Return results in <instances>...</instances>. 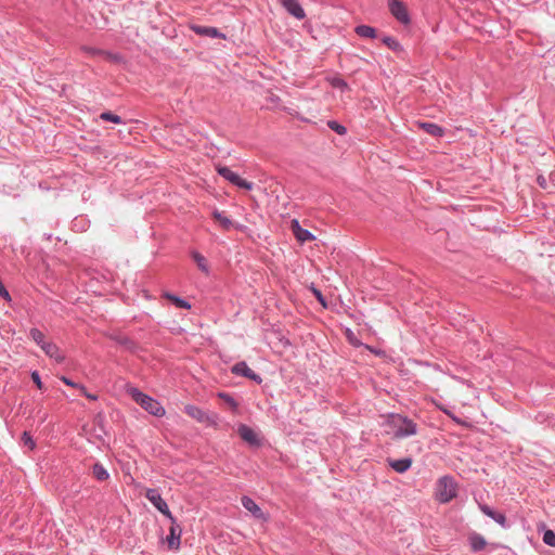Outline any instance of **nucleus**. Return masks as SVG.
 Here are the masks:
<instances>
[{"mask_svg":"<svg viewBox=\"0 0 555 555\" xmlns=\"http://www.w3.org/2000/svg\"><path fill=\"white\" fill-rule=\"evenodd\" d=\"M61 380H62L64 384H66V385L70 386V387H74V388H78V386H79V384L74 383L73 380L68 379V378H67V377H65V376H62V377H61Z\"/></svg>","mask_w":555,"mask_h":555,"instance_id":"obj_34","label":"nucleus"},{"mask_svg":"<svg viewBox=\"0 0 555 555\" xmlns=\"http://www.w3.org/2000/svg\"><path fill=\"white\" fill-rule=\"evenodd\" d=\"M128 393L142 409L147 411L150 414L158 417L165 415L164 406L152 397L140 391L138 388H129Z\"/></svg>","mask_w":555,"mask_h":555,"instance_id":"obj_3","label":"nucleus"},{"mask_svg":"<svg viewBox=\"0 0 555 555\" xmlns=\"http://www.w3.org/2000/svg\"><path fill=\"white\" fill-rule=\"evenodd\" d=\"M166 297L171 300L177 307L179 308H184V309H190L191 306L189 302H186L185 300L177 297V296H173V295H170V294H166Z\"/></svg>","mask_w":555,"mask_h":555,"instance_id":"obj_27","label":"nucleus"},{"mask_svg":"<svg viewBox=\"0 0 555 555\" xmlns=\"http://www.w3.org/2000/svg\"><path fill=\"white\" fill-rule=\"evenodd\" d=\"M86 397L90 400H96L98 399V396L95 395H92V393H86Z\"/></svg>","mask_w":555,"mask_h":555,"instance_id":"obj_38","label":"nucleus"},{"mask_svg":"<svg viewBox=\"0 0 555 555\" xmlns=\"http://www.w3.org/2000/svg\"><path fill=\"white\" fill-rule=\"evenodd\" d=\"M383 43L391 51L396 52V53H401L403 52V47L402 44L400 43V41L392 37V36H386L383 38Z\"/></svg>","mask_w":555,"mask_h":555,"instance_id":"obj_18","label":"nucleus"},{"mask_svg":"<svg viewBox=\"0 0 555 555\" xmlns=\"http://www.w3.org/2000/svg\"><path fill=\"white\" fill-rule=\"evenodd\" d=\"M238 435L244 441L248 442L249 444H259L257 434L246 425H241L238 427Z\"/></svg>","mask_w":555,"mask_h":555,"instance_id":"obj_15","label":"nucleus"},{"mask_svg":"<svg viewBox=\"0 0 555 555\" xmlns=\"http://www.w3.org/2000/svg\"><path fill=\"white\" fill-rule=\"evenodd\" d=\"M219 397L224 400L232 409H235L236 408V402L234 401V399L228 395V393H224V392H221L219 393Z\"/></svg>","mask_w":555,"mask_h":555,"instance_id":"obj_31","label":"nucleus"},{"mask_svg":"<svg viewBox=\"0 0 555 555\" xmlns=\"http://www.w3.org/2000/svg\"><path fill=\"white\" fill-rule=\"evenodd\" d=\"M145 496L163 515L169 519H172V514L167 503L155 489H146Z\"/></svg>","mask_w":555,"mask_h":555,"instance_id":"obj_6","label":"nucleus"},{"mask_svg":"<svg viewBox=\"0 0 555 555\" xmlns=\"http://www.w3.org/2000/svg\"><path fill=\"white\" fill-rule=\"evenodd\" d=\"M31 379H33V382L36 384V386H37L39 389H43V384H42V382H41V379H40V376H39V374H38V372H37V371H34V372L31 373Z\"/></svg>","mask_w":555,"mask_h":555,"instance_id":"obj_32","label":"nucleus"},{"mask_svg":"<svg viewBox=\"0 0 555 555\" xmlns=\"http://www.w3.org/2000/svg\"><path fill=\"white\" fill-rule=\"evenodd\" d=\"M388 464L393 470L402 474L411 467L412 460L411 459L388 460Z\"/></svg>","mask_w":555,"mask_h":555,"instance_id":"obj_16","label":"nucleus"},{"mask_svg":"<svg viewBox=\"0 0 555 555\" xmlns=\"http://www.w3.org/2000/svg\"><path fill=\"white\" fill-rule=\"evenodd\" d=\"M88 53H96V54H106L105 52L103 51H95L94 49H91V48H86L85 49Z\"/></svg>","mask_w":555,"mask_h":555,"instance_id":"obj_35","label":"nucleus"},{"mask_svg":"<svg viewBox=\"0 0 555 555\" xmlns=\"http://www.w3.org/2000/svg\"><path fill=\"white\" fill-rule=\"evenodd\" d=\"M242 505L251 513V515L260 520L266 521L268 519L267 514L262 512V509L259 507V505L256 504V502L250 499L249 496H243L242 498Z\"/></svg>","mask_w":555,"mask_h":555,"instance_id":"obj_10","label":"nucleus"},{"mask_svg":"<svg viewBox=\"0 0 555 555\" xmlns=\"http://www.w3.org/2000/svg\"><path fill=\"white\" fill-rule=\"evenodd\" d=\"M78 389H79V390L81 391V393H82V395H85V396H86V393H89V392L86 390L85 386H82V385H80V384H79V386H78Z\"/></svg>","mask_w":555,"mask_h":555,"instance_id":"obj_36","label":"nucleus"},{"mask_svg":"<svg viewBox=\"0 0 555 555\" xmlns=\"http://www.w3.org/2000/svg\"><path fill=\"white\" fill-rule=\"evenodd\" d=\"M385 431L397 438H403L416 434V425L409 418L393 414L387 416L384 423Z\"/></svg>","mask_w":555,"mask_h":555,"instance_id":"obj_1","label":"nucleus"},{"mask_svg":"<svg viewBox=\"0 0 555 555\" xmlns=\"http://www.w3.org/2000/svg\"><path fill=\"white\" fill-rule=\"evenodd\" d=\"M92 474L94 478H96L100 481L107 480L109 477V474L107 470L103 467V465L95 463L92 467Z\"/></svg>","mask_w":555,"mask_h":555,"instance_id":"obj_22","label":"nucleus"},{"mask_svg":"<svg viewBox=\"0 0 555 555\" xmlns=\"http://www.w3.org/2000/svg\"><path fill=\"white\" fill-rule=\"evenodd\" d=\"M543 541L550 546L555 547V533L552 530H546L543 534Z\"/></svg>","mask_w":555,"mask_h":555,"instance_id":"obj_28","label":"nucleus"},{"mask_svg":"<svg viewBox=\"0 0 555 555\" xmlns=\"http://www.w3.org/2000/svg\"><path fill=\"white\" fill-rule=\"evenodd\" d=\"M480 509L485 515L489 516L490 518H492L494 521H496L501 526H503V527L506 526V517L504 514H502L500 512H495L487 505H481Z\"/></svg>","mask_w":555,"mask_h":555,"instance_id":"obj_17","label":"nucleus"},{"mask_svg":"<svg viewBox=\"0 0 555 555\" xmlns=\"http://www.w3.org/2000/svg\"><path fill=\"white\" fill-rule=\"evenodd\" d=\"M212 217L224 230H230L233 225V222L223 212L215 210Z\"/></svg>","mask_w":555,"mask_h":555,"instance_id":"obj_20","label":"nucleus"},{"mask_svg":"<svg viewBox=\"0 0 555 555\" xmlns=\"http://www.w3.org/2000/svg\"><path fill=\"white\" fill-rule=\"evenodd\" d=\"M280 2L294 17L298 20H302L305 17V11L297 0H280Z\"/></svg>","mask_w":555,"mask_h":555,"instance_id":"obj_13","label":"nucleus"},{"mask_svg":"<svg viewBox=\"0 0 555 555\" xmlns=\"http://www.w3.org/2000/svg\"><path fill=\"white\" fill-rule=\"evenodd\" d=\"M30 337L41 348L48 340L46 339L44 334L38 328L30 330Z\"/></svg>","mask_w":555,"mask_h":555,"instance_id":"obj_23","label":"nucleus"},{"mask_svg":"<svg viewBox=\"0 0 555 555\" xmlns=\"http://www.w3.org/2000/svg\"><path fill=\"white\" fill-rule=\"evenodd\" d=\"M100 118L104 121H112V122H115V124H121V118L120 116L116 115V114H113L111 112H104L100 115Z\"/></svg>","mask_w":555,"mask_h":555,"instance_id":"obj_26","label":"nucleus"},{"mask_svg":"<svg viewBox=\"0 0 555 555\" xmlns=\"http://www.w3.org/2000/svg\"><path fill=\"white\" fill-rule=\"evenodd\" d=\"M22 440L24 446H27L30 450L35 449L36 443L27 431L23 433Z\"/></svg>","mask_w":555,"mask_h":555,"instance_id":"obj_30","label":"nucleus"},{"mask_svg":"<svg viewBox=\"0 0 555 555\" xmlns=\"http://www.w3.org/2000/svg\"><path fill=\"white\" fill-rule=\"evenodd\" d=\"M291 229L297 241L300 243L309 242L314 238L313 235L308 230H305L300 227L299 221L297 219H293L291 221Z\"/></svg>","mask_w":555,"mask_h":555,"instance_id":"obj_11","label":"nucleus"},{"mask_svg":"<svg viewBox=\"0 0 555 555\" xmlns=\"http://www.w3.org/2000/svg\"><path fill=\"white\" fill-rule=\"evenodd\" d=\"M421 127L429 134L434 137H441L443 134V130L435 125V124H422Z\"/></svg>","mask_w":555,"mask_h":555,"instance_id":"obj_24","label":"nucleus"},{"mask_svg":"<svg viewBox=\"0 0 555 555\" xmlns=\"http://www.w3.org/2000/svg\"><path fill=\"white\" fill-rule=\"evenodd\" d=\"M232 373L236 375H243L251 380H255L257 383H261V377L255 373L251 369L248 367V365L245 362H238L233 365Z\"/></svg>","mask_w":555,"mask_h":555,"instance_id":"obj_9","label":"nucleus"},{"mask_svg":"<svg viewBox=\"0 0 555 555\" xmlns=\"http://www.w3.org/2000/svg\"><path fill=\"white\" fill-rule=\"evenodd\" d=\"M193 258H194L197 267L199 268V270L207 273L208 267H207V261H206L205 257L198 253H193Z\"/></svg>","mask_w":555,"mask_h":555,"instance_id":"obj_25","label":"nucleus"},{"mask_svg":"<svg viewBox=\"0 0 555 555\" xmlns=\"http://www.w3.org/2000/svg\"><path fill=\"white\" fill-rule=\"evenodd\" d=\"M457 482L450 476L439 478L435 487V499L440 503H449L457 495Z\"/></svg>","mask_w":555,"mask_h":555,"instance_id":"obj_2","label":"nucleus"},{"mask_svg":"<svg viewBox=\"0 0 555 555\" xmlns=\"http://www.w3.org/2000/svg\"><path fill=\"white\" fill-rule=\"evenodd\" d=\"M327 126L332 130L336 131L338 134H344L346 132V128L343 125H340L337 121H335V120H330L327 122Z\"/></svg>","mask_w":555,"mask_h":555,"instance_id":"obj_29","label":"nucleus"},{"mask_svg":"<svg viewBox=\"0 0 555 555\" xmlns=\"http://www.w3.org/2000/svg\"><path fill=\"white\" fill-rule=\"evenodd\" d=\"M78 389H79V390L81 391V393H82V395H85V396H86V393H89V392L86 390L85 386H82V385H80V384H79V386H78Z\"/></svg>","mask_w":555,"mask_h":555,"instance_id":"obj_37","label":"nucleus"},{"mask_svg":"<svg viewBox=\"0 0 555 555\" xmlns=\"http://www.w3.org/2000/svg\"><path fill=\"white\" fill-rule=\"evenodd\" d=\"M171 526L169 528V535L167 537L168 547L170 550H179L181 539V528L177 525L176 519L172 517Z\"/></svg>","mask_w":555,"mask_h":555,"instance_id":"obj_8","label":"nucleus"},{"mask_svg":"<svg viewBox=\"0 0 555 555\" xmlns=\"http://www.w3.org/2000/svg\"><path fill=\"white\" fill-rule=\"evenodd\" d=\"M184 412L197 422L204 423L209 421V416L198 406L188 404L184 408Z\"/></svg>","mask_w":555,"mask_h":555,"instance_id":"obj_14","label":"nucleus"},{"mask_svg":"<svg viewBox=\"0 0 555 555\" xmlns=\"http://www.w3.org/2000/svg\"><path fill=\"white\" fill-rule=\"evenodd\" d=\"M216 170L221 177H223L225 180H228L232 184H234L238 188L245 189V190L253 189V183L242 179L238 175L233 172L230 168H228L225 166L217 165Z\"/></svg>","mask_w":555,"mask_h":555,"instance_id":"obj_5","label":"nucleus"},{"mask_svg":"<svg viewBox=\"0 0 555 555\" xmlns=\"http://www.w3.org/2000/svg\"><path fill=\"white\" fill-rule=\"evenodd\" d=\"M467 542L470 551L474 553L485 552L489 546L487 539L478 532L468 533Z\"/></svg>","mask_w":555,"mask_h":555,"instance_id":"obj_7","label":"nucleus"},{"mask_svg":"<svg viewBox=\"0 0 555 555\" xmlns=\"http://www.w3.org/2000/svg\"><path fill=\"white\" fill-rule=\"evenodd\" d=\"M311 291L315 295L318 300L325 307V301H324V298H323L321 292L319 289L314 288V287H312Z\"/></svg>","mask_w":555,"mask_h":555,"instance_id":"obj_33","label":"nucleus"},{"mask_svg":"<svg viewBox=\"0 0 555 555\" xmlns=\"http://www.w3.org/2000/svg\"><path fill=\"white\" fill-rule=\"evenodd\" d=\"M356 34L362 38H375L376 29L367 25H359L354 28Z\"/></svg>","mask_w":555,"mask_h":555,"instance_id":"obj_19","label":"nucleus"},{"mask_svg":"<svg viewBox=\"0 0 555 555\" xmlns=\"http://www.w3.org/2000/svg\"><path fill=\"white\" fill-rule=\"evenodd\" d=\"M41 349L49 358L54 359L57 363H62L65 360L64 353L53 341L48 340Z\"/></svg>","mask_w":555,"mask_h":555,"instance_id":"obj_12","label":"nucleus"},{"mask_svg":"<svg viewBox=\"0 0 555 555\" xmlns=\"http://www.w3.org/2000/svg\"><path fill=\"white\" fill-rule=\"evenodd\" d=\"M442 411H443L444 413H447L449 416H451L453 420H455V417H454V416H453V415H452L448 410L442 409Z\"/></svg>","mask_w":555,"mask_h":555,"instance_id":"obj_39","label":"nucleus"},{"mask_svg":"<svg viewBox=\"0 0 555 555\" xmlns=\"http://www.w3.org/2000/svg\"><path fill=\"white\" fill-rule=\"evenodd\" d=\"M192 29L198 34L209 37H219L220 34L217 28L214 27H206V26H192Z\"/></svg>","mask_w":555,"mask_h":555,"instance_id":"obj_21","label":"nucleus"},{"mask_svg":"<svg viewBox=\"0 0 555 555\" xmlns=\"http://www.w3.org/2000/svg\"><path fill=\"white\" fill-rule=\"evenodd\" d=\"M387 8L397 22L404 26L411 24V13L405 2L402 0H388Z\"/></svg>","mask_w":555,"mask_h":555,"instance_id":"obj_4","label":"nucleus"}]
</instances>
